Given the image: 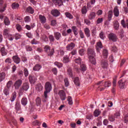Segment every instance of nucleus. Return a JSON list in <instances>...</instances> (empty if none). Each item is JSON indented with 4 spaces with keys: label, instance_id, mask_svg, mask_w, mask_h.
Wrapping results in <instances>:
<instances>
[{
    "label": "nucleus",
    "instance_id": "19",
    "mask_svg": "<svg viewBox=\"0 0 128 128\" xmlns=\"http://www.w3.org/2000/svg\"><path fill=\"white\" fill-rule=\"evenodd\" d=\"M46 54H47L48 56L52 58V56H54V48H53L50 49V50H49V51H48Z\"/></svg>",
    "mask_w": 128,
    "mask_h": 128
},
{
    "label": "nucleus",
    "instance_id": "29",
    "mask_svg": "<svg viewBox=\"0 0 128 128\" xmlns=\"http://www.w3.org/2000/svg\"><path fill=\"white\" fill-rule=\"evenodd\" d=\"M95 18H96V12H90L88 16L89 20H94Z\"/></svg>",
    "mask_w": 128,
    "mask_h": 128
},
{
    "label": "nucleus",
    "instance_id": "39",
    "mask_svg": "<svg viewBox=\"0 0 128 128\" xmlns=\"http://www.w3.org/2000/svg\"><path fill=\"white\" fill-rule=\"evenodd\" d=\"M16 28L19 32H20L22 30V26L20 25V24H16Z\"/></svg>",
    "mask_w": 128,
    "mask_h": 128
},
{
    "label": "nucleus",
    "instance_id": "51",
    "mask_svg": "<svg viewBox=\"0 0 128 128\" xmlns=\"http://www.w3.org/2000/svg\"><path fill=\"white\" fill-rule=\"evenodd\" d=\"M24 75L26 78L28 76V68H24Z\"/></svg>",
    "mask_w": 128,
    "mask_h": 128
},
{
    "label": "nucleus",
    "instance_id": "11",
    "mask_svg": "<svg viewBox=\"0 0 128 128\" xmlns=\"http://www.w3.org/2000/svg\"><path fill=\"white\" fill-rule=\"evenodd\" d=\"M54 36L56 40H60L62 38V34L58 32H54Z\"/></svg>",
    "mask_w": 128,
    "mask_h": 128
},
{
    "label": "nucleus",
    "instance_id": "60",
    "mask_svg": "<svg viewBox=\"0 0 128 128\" xmlns=\"http://www.w3.org/2000/svg\"><path fill=\"white\" fill-rule=\"evenodd\" d=\"M79 54L80 56H84V50L80 49L78 51Z\"/></svg>",
    "mask_w": 128,
    "mask_h": 128
},
{
    "label": "nucleus",
    "instance_id": "57",
    "mask_svg": "<svg viewBox=\"0 0 128 128\" xmlns=\"http://www.w3.org/2000/svg\"><path fill=\"white\" fill-rule=\"evenodd\" d=\"M55 66H58V68H62V63L60 62H56L54 63Z\"/></svg>",
    "mask_w": 128,
    "mask_h": 128
},
{
    "label": "nucleus",
    "instance_id": "62",
    "mask_svg": "<svg viewBox=\"0 0 128 128\" xmlns=\"http://www.w3.org/2000/svg\"><path fill=\"white\" fill-rule=\"evenodd\" d=\"M79 34L80 36V38H84V34L83 32L82 31V30H80Z\"/></svg>",
    "mask_w": 128,
    "mask_h": 128
},
{
    "label": "nucleus",
    "instance_id": "23",
    "mask_svg": "<svg viewBox=\"0 0 128 128\" xmlns=\"http://www.w3.org/2000/svg\"><path fill=\"white\" fill-rule=\"evenodd\" d=\"M10 28L4 29L3 30V35L6 36H10L8 34H10Z\"/></svg>",
    "mask_w": 128,
    "mask_h": 128
},
{
    "label": "nucleus",
    "instance_id": "2",
    "mask_svg": "<svg viewBox=\"0 0 128 128\" xmlns=\"http://www.w3.org/2000/svg\"><path fill=\"white\" fill-rule=\"evenodd\" d=\"M45 91L44 92V102H46L48 100V92H50V90H52V84L50 82H48L45 84L44 86Z\"/></svg>",
    "mask_w": 128,
    "mask_h": 128
},
{
    "label": "nucleus",
    "instance_id": "21",
    "mask_svg": "<svg viewBox=\"0 0 128 128\" xmlns=\"http://www.w3.org/2000/svg\"><path fill=\"white\" fill-rule=\"evenodd\" d=\"M114 12L115 16H120V12L118 11V6L114 8Z\"/></svg>",
    "mask_w": 128,
    "mask_h": 128
},
{
    "label": "nucleus",
    "instance_id": "9",
    "mask_svg": "<svg viewBox=\"0 0 128 128\" xmlns=\"http://www.w3.org/2000/svg\"><path fill=\"white\" fill-rule=\"evenodd\" d=\"M104 80L98 82L96 83V85L98 86V88H100V92H102L104 90Z\"/></svg>",
    "mask_w": 128,
    "mask_h": 128
},
{
    "label": "nucleus",
    "instance_id": "42",
    "mask_svg": "<svg viewBox=\"0 0 128 128\" xmlns=\"http://www.w3.org/2000/svg\"><path fill=\"white\" fill-rule=\"evenodd\" d=\"M6 78V74L2 72L0 74V82H2Z\"/></svg>",
    "mask_w": 128,
    "mask_h": 128
},
{
    "label": "nucleus",
    "instance_id": "61",
    "mask_svg": "<svg viewBox=\"0 0 128 128\" xmlns=\"http://www.w3.org/2000/svg\"><path fill=\"white\" fill-rule=\"evenodd\" d=\"M108 120L110 122H114V116H112V115H110V116H108Z\"/></svg>",
    "mask_w": 128,
    "mask_h": 128
},
{
    "label": "nucleus",
    "instance_id": "27",
    "mask_svg": "<svg viewBox=\"0 0 128 128\" xmlns=\"http://www.w3.org/2000/svg\"><path fill=\"white\" fill-rule=\"evenodd\" d=\"M64 14L66 18H69L70 20H72V18H74V16H72V15L69 12H66Z\"/></svg>",
    "mask_w": 128,
    "mask_h": 128
},
{
    "label": "nucleus",
    "instance_id": "58",
    "mask_svg": "<svg viewBox=\"0 0 128 128\" xmlns=\"http://www.w3.org/2000/svg\"><path fill=\"white\" fill-rule=\"evenodd\" d=\"M64 82L66 86H70V82H68V78H66L64 80Z\"/></svg>",
    "mask_w": 128,
    "mask_h": 128
},
{
    "label": "nucleus",
    "instance_id": "43",
    "mask_svg": "<svg viewBox=\"0 0 128 128\" xmlns=\"http://www.w3.org/2000/svg\"><path fill=\"white\" fill-rule=\"evenodd\" d=\"M100 114H102V112H100V110H96L94 112V116H100Z\"/></svg>",
    "mask_w": 128,
    "mask_h": 128
},
{
    "label": "nucleus",
    "instance_id": "6",
    "mask_svg": "<svg viewBox=\"0 0 128 128\" xmlns=\"http://www.w3.org/2000/svg\"><path fill=\"white\" fill-rule=\"evenodd\" d=\"M118 84L120 86V88L124 89L126 88V84H128V82H126V80L123 82L122 80H120V81H118Z\"/></svg>",
    "mask_w": 128,
    "mask_h": 128
},
{
    "label": "nucleus",
    "instance_id": "15",
    "mask_svg": "<svg viewBox=\"0 0 128 128\" xmlns=\"http://www.w3.org/2000/svg\"><path fill=\"white\" fill-rule=\"evenodd\" d=\"M29 82H30V84H34V82H36V78L34 76L30 75Z\"/></svg>",
    "mask_w": 128,
    "mask_h": 128
},
{
    "label": "nucleus",
    "instance_id": "22",
    "mask_svg": "<svg viewBox=\"0 0 128 128\" xmlns=\"http://www.w3.org/2000/svg\"><path fill=\"white\" fill-rule=\"evenodd\" d=\"M21 104H22V106H24L28 104V98L25 97L22 98L21 100Z\"/></svg>",
    "mask_w": 128,
    "mask_h": 128
},
{
    "label": "nucleus",
    "instance_id": "50",
    "mask_svg": "<svg viewBox=\"0 0 128 128\" xmlns=\"http://www.w3.org/2000/svg\"><path fill=\"white\" fill-rule=\"evenodd\" d=\"M123 120H124V124H128V114H126V115H125L124 116Z\"/></svg>",
    "mask_w": 128,
    "mask_h": 128
},
{
    "label": "nucleus",
    "instance_id": "26",
    "mask_svg": "<svg viewBox=\"0 0 128 128\" xmlns=\"http://www.w3.org/2000/svg\"><path fill=\"white\" fill-rule=\"evenodd\" d=\"M16 98V92L14 91L12 94V96L10 98L11 102H14V100Z\"/></svg>",
    "mask_w": 128,
    "mask_h": 128
},
{
    "label": "nucleus",
    "instance_id": "35",
    "mask_svg": "<svg viewBox=\"0 0 128 128\" xmlns=\"http://www.w3.org/2000/svg\"><path fill=\"white\" fill-rule=\"evenodd\" d=\"M74 83L76 84V86H80V79L78 78V77H76L74 78Z\"/></svg>",
    "mask_w": 128,
    "mask_h": 128
},
{
    "label": "nucleus",
    "instance_id": "3",
    "mask_svg": "<svg viewBox=\"0 0 128 128\" xmlns=\"http://www.w3.org/2000/svg\"><path fill=\"white\" fill-rule=\"evenodd\" d=\"M30 88V84L28 83H24L22 86L20 88L19 92L20 94H22L24 92H26Z\"/></svg>",
    "mask_w": 128,
    "mask_h": 128
},
{
    "label": "nucleus",
    "instance_id": "30",
    "mask_svg": "<svg viewBox=\"0 0 128 128\" xmlns=\"http://www.w3.org/2000/svg\"><path fill=\"white\" fill-rule=\"evenodd\" d=\"M36 90H38V92H40L42 90V88H44V87H42V84H38L36 86Z\"/></svg>",
    "mask_w": 128,
    "mask_h": 128
},
{
    "label": "nucleus",
    "instance_id": "54",
    "mask_svg": "<svg viewBox=\"0 0 128 128\" xmlns=\"http://www.w3.org/2000/svg\"><path fill=\"white\" fill-rule=\"evenodd\" d=\"M14 36L15 37L16 40H20L22 38V35L20 34L16 33L14 34Z\"/></svg>",
    "mask_w": 128,
    "mask_h": 128
},
{
    "label": "nucleus",
    "instance_id": "63",
    "mask_svg": "<svg viewBox=\"0 0 128 128\" xmlns=\"http://www.w3.org/2000/svg\"><path fill=\"white\" fill-rule=\"evenodd\" d=\"M6 4H4V6L0 9V12H4L6 10Z\"/></svg>",
    "mask_w": 128,
    "mask_h": 128
},
{
    "label": "nucleus",
    "instance_id": "25",
    "mask_svg": "<svg viewBox=\"0 0 128 128\" xmlns=\"http://www.w3.org/2000/svg\"><path fill=\"white\" fill-rule=\"evenodd\" d=\"M18 8H20V4L16 2L12 4V10H18Z\"/></svg>",
    "mask_w": 128,
    "mask_h": 128
},
{
    "label": "nucleus",
    "instance_id": "4",
    "mask_svg": "<svg viewBox=\"0 0 128 128\" xmlns=\"http://www.w3.org/2000/svg\"><path fill=\"white\" fill-rule=\"evenodd\" d=\"M108 38L110 40H112V42H117L118 40V36L114 33H110L108 34Z\"/></svg>",
    "mask_w": 128,
    "mask_h": 128
},
{
    "label": "nucleus",
    "instance_id": "16",
    "mask_svg": "<svg viewBox=\"0 0 128 128\" xmlns=\"http://www.w3.org/2000/svg\"><path fill=\"white\" fill-rule=\"evenodd\" d=\"M39 20L41 24H46V16L41 14L39 15Z\"/></svg>",
    "mask_w": 128,
    "mask_h": 128
},
{
    "label": "nucleus",
    "instance_id": "10",
    "mask_svg": "<svg viewBox=\"0 0 128 128\" xmlns=\"http://www.w3.org/2000/svg\"><path fill=\"white\" fill-rule=\"evenodd\" d=\"M15 108L16 112L18 114H22V108H20V104L18 102H16L15 105Z\"/></svg>",
    "mask_w": 128,
    "mask_h": 128
},
{
    "label": "nucleus",
    "instance_id": "28",
    "mask_svg": "<svg viewBox=\"0 0 128 128\" xmlns=\"http://www.w3.org/2000/svg\"><path fill=\"white\" fill-rule=\"evenodd\" d=\"M104 58H106L108 56V52L106 49H104L102 52Z\"/></svg>",
    "mask_w": 128,
    "mask_h": 128
},
{
    "label": "nucleus",
    "instance_id": "20",
    "mask_svg": "<svg viewBox=\"0 0 128 128\" xmlns=\"http://www.w3.org/2000/svg\"><path fill=\"white\" fill-rule=\"evenodd\" d=\"M84 32L87 38H90V29L88 28H86L84 30Z\"/></svg>",
    "mask_w": 128,
    "mask_h": 128
},
{
    "label": "nucleus",
    "instance_id": "45",
    "mask_svg": "<svg viewBox=\"0 0 128 128\" xmlns=\"http://www.w3.org/2000/svg\"><path fill=\"white\" fill-rule=\"evenodd\" d=\"M12 84V81L10 80L7 82L6 86L5 88L10 89V88Z\"/></svg>",
    "mask_w": 128,
    "mask_h": 128
},
{
    "label": "nucleus",
    "instance_id": "36",
    "mask_svg": "<svg viewBox=\"0 0 128 128\" xmlns=\"http://www.w3.org/2000/svg\"><path fill=\"white\" fill-rule=\"evenodd\" d=\"M80 70L82 72H86V66L84 64H82L80 66Z\"/></svg>",
    "mask_w": 128,
    "mask_h": 128
},
{
    "label": "nucleus",
    "instance_id": "1",
    "mask_svg": "<svg viewBox=\"0 0 128 128\" xmlns=\"http://www.w3.org/2000/svg\"><path fill=\"white\" fill-rule=\"evenodd\" d=\"M87 54L88 56V58L90 62L92 64H96V58L94 56H96V52H94V49L92 48H88L87 50Z\"/></svg>",
    "mask_w": 128,
    "mask_h": 128
},
{
    "label": "nucleus",
    "instance_id": "48",
    "mask_svg": "<svg viewBox=\"0 0 128 128\" xmlns=\"http://www.w3.org/2000/svg\"><path fill=\"white\" fill-rule=\"evenodd\" d=\"M112 86V82H106L104 84V88H108Z\"/></svg>",
    "mask_w": 128,
    "mask_h": 128
},
{
    "label": "nucleus",
    "instance_id": "13",
    "mask_svg": "<svg viewBox=\"0 0 128 128\" xmlns=\"http://www.w3.org/2000/svg\"><path fill=\"white\" fill-rule=\"evenodd\" d=\"M42 68V65L40 64H36L34 67H33V70L34 72H40V69Z\"/></svg>",
    "mask_w": 128,
    "mask_h": 128
},
{
    "label": "nucleus",
    "instance_id": "7",
    "mask_svg": "<svg viewBox=\"0 0 128 128\" xmlns=\"http://www.w3.org/2000/svg\"><path fill=\"white\" fill-rule=\"evenodd\" d=\"M60 96L61 100H66V93L62 90H60L58 94Z\"/></svg>",
    "mask_w": 128,
    "mask_h": 128
},
{
    "label": "nucleus",
    "instance_id": "59",
    "mask_svg": "<svg viewBox=\"0 0 128 128\" xmlns=\"http://www.w3.org/2000/svg\"><path fill=\"white\" fill-rule=\"evenodd\" d=\"M32 124L33 126H40V123L38 120H36L32 122Z\"/></svg>",
    "mask_w": 128,
    "mask_h": 128
},
{
    "label": "nucleus",
    "instance_id": "8",
    "mask_svg": "<svg viewBox=\"0 0 128 128\" xmlns=\"http://www.w3.org/2000/svg\"><path fill=\"white\" fill-rule=\"evenodd\" d=\"M100 66L102 68H108V62L106 60H102L100 62Z\"/></svg>",
    "mask_w": 128,
    "mask_h": 128
},
{
    "label": "nucleus",
    "instance_id": "44",
    "mask_svg": "<svg viewBox=\"0 0 128 128\" xmlns=\"http://www.w3.org/2000/svg\"><path fill=\"white\" fill-rule=\"evenodd\" d=\"M81 12H82V14H86V12H88V10L86 9V6H84L82 8Z\"/></svg>",
    "mask_w": 128,
    "mask_h": 128
},
{
    "label": "nucleus",
    "instance_id": "53",
    "mask_svg": "<svg viewBox=\"0 0 128 128\" xmlns=\"http://www.w3.org/2000/svg\"><path fill=\"white\" fill-rule=\"evenodd\" d=\"M36 104L37 106H40L42 104V100L39 97L36 99Z\"/></svg>",
    "mask_w": 128,
    "mask_h": 128
},
{
    "label": "nucleus",
    "instance_id": "46",
    "mask_svg": "<svg viewBox=\"0 0 128 128\" xmlns=\"http://www.w3.org/2000/svg\"><path fill=\"white\" fill-rule=\"evenodd\" d=\"M41 38L42 40H44V42H48V36H46L44 34L41 36Z\"/></svg>",
    "mask_w": 128,
    "mask_h": 128
},
{
    "label": "nucleus",
    "instance_id": "32",
    "mask_svg": "<svg viewBox=\"0 0 128 128\" xmlns=\"http://www.w3.org/2000/svg\"><path fill=\"white\" fill-rule=\"evenodd\" d=\"M52 1L59 6H62V0H52Z\"/></svg>",
    "mask_w": 128,
    "mask_h": 128
},
{
    "label": "nucleus",
    "instance_id": "56",
    "mask_svg": "<svg viewBox=\"0 0 128 128\" xmlns=\"http://www.w3.org/2000/svg\"><path fill=\"white\" fill-rule=\"evenodd\" d=\"M48 38L50 42H54V37L52 35H50L48 36Z\"/></svg>",
    "mask_w": 128,
    "mask_h": 128
},
{
    "label": "nucleus",
    "instance_id": "49",
    "mask_svg": "<svg viewBox=\"0 0 128 128\" xmlns=\"http://www.w3.org/2000/svg\"><path fill=\"white\" fill-rule=\"evenodd\" d=\"M24 20L25 22H30L31 20L30 17V16H26L24 18Z\"/></svg>",
    "mask_w": 128,
    "mask_h": 128
},
{
    "label": "nucleus",
    "instance_id": "41",
    "mask_svg": "<svg viewBox=\"0 0 128 128\" xmlns=\"http://www.w3.org/2000/svg\"><path fill=\"white\" fill-rule=\"evenodd\" d=\"M70 62V58L68 56H66L64 57L63 62L64 64H67V62Z\"/></svg>",
    "mask_w": 128,
    "mask_h": 128
},
{
    "label": "nucleus",
    "instance_id": "18",
    "mask_svg": "<svg viewBox=\"0 0 128 128\" xmlns=\"http://www.w3.org/2000/svg\"><path fill=\"white\" fill-rule=\"evenodd\" d=\"M100 48H102V44L100 42H99L96 44V50L97 52H100Z\"/></svg>",
    "mask_w": 128,
    "mask_h": 128
},
{
    "label": "nucleus",
    "instance_id": "12",
    "mask_svg": "<svg viewBox=\"0 0 128 128\" xmlns=\"http://www.w3.org/2000/svg\"><path fill=\"white\" fill-rule=\"evenodd\" d=\"M51 13H52V14L54 16H56V17L60 16V12L58 10L56 9L52 10L51 11Z\"/></svg>",
    "mask_w": 128,
    "mask_h": 128
},
{
    "label": "nucleus",
    "instance_id": "47",
    "mask_svg": "<svg viewBox=\"0 0 128 128\" xmlns=\"http://www.w3.org/2000/svg\"><path fill=\"white\" fill-rule=\"evenodd\" d=\"M44 50L45 52L47 53L48 52H50V46L48 45H46L44 47Z\"/></svg>",
    "mask_w": 128,
    "mask_h": 128
},
{
    "label": "nucleus",
    "instance_id": "52",
    "mask_svg": "<svg viewBox=\"0 0 128 128\" xmlns=\"http://www.w3.org/2000/svg\"><path fill=\"white\" fill-rule=\"evenodd\" d=\"M26 52H32V48L30 46L28 45L26 46Z\"/></svg>",
    "mask_w": 128,
    "mask_h": 128
},
{
    "label": "nucleus",
    "instance_id": "31",
    "mask_svg": "<svg viewBox=\"0 0 128 128\" xmlns=\"http://www.w3.org/2000/svg\"><path fill=\"white\" fill-rule=\"evenodd\" d=\"M4 24L6 26H10V19H8V17L4 18Z\"/></svg>",
    "mask_w": 128,
    "mask_h": 128
},
{
    "label": "nucleus",
    "instance_id": "40",
    "mask_svg": "<svg viewBox=\"0 0 128 128\" xmlns=\"http://www.w3.org/2000/svg\"><path fill=\"white\" fill-rule=\"evenodd\" d=\"M68 74L70 78H72V68H68Z\"/></svg>",
    "mask_w": 128,
    "mask_h": 128
},
{
    "label": "nucleus",
    "instance_id": "64",
    "mask_svg": "<svg viewBox=\"0 0 128 128\" xmlns=\"http://www.w3.org/2000/svg\"><path fill=\"white\" fill-rule=\"evenodd\" d=\"M5 62H6V64H12V58H7L5 60Z\"/></svg>",
    "mask_w": 128,
    "mask_h": 128
},
{
    "label": "nucleus",
    "instance_id": "5",
    "mask_svg": "<svg viewBox=\"0 0 128 128\" xmlns=\"http://www.w3.org/2000/svg\"><path fill=\"white\" fill-rule=\"evenodd\" d=\"M22 84V80H16L14 84L15 90H18V88H20Z\"/></svg>",
    "mask_w": 128,
    "mask_h": 128
},
{
    "label": "nucleus",
    "instance_id": "38",
    "mask_svg": "<svg viewBox=\"0 0 128 128\" xmlns=\"http://www.w3.org/2000/svg\"><path fill=\"white\" fill-rule=\"evenodd\" d=\"M4 93L6 96H8L10 94V88L5 87L4 90Z\"/></svg>",
    "mask_w": 128,
    "mask_h": 128
},
{
    "label": "nucleus",
    "instance_id": "17",
    "mask_svg": "<svg viewBox=\"0 0 128 128\" xmlns=\"http://www.w3.org/2000/svg\"><path fill=\"white\" fill-rule=\"evenodd\" d=\"M74 46H76V44H74V43H70L66 46L67 50H72Z\"/></svg>",
    "mask_w": 128,
    "mask_h": 128
},
{
    "label": "nucleus",
    "instance_id": "37",
    "mask_svg": "<svg viewBox=\"0 0 128 128\" xmlns=\"http://www.w3.org/2000/svg\"><path fill=\"white\" fill-rule=\"evenodd\" d=\"M67 100L68 102V104H70V106L72 105V104H74V102H72V96H68V97Z\"/></svg>",
    "mask_w": 128,
    "mask_h": 128
},
{
    "label": "nucleus",
    "instance_id": "55",
    "mask_svg": "<svg viewBox=\"0 0 128 128\" xmlns=\"http://www.w3.org/2000/svg\"><path fill=\"white\" fill-rule=\"evenodd\" d=\"M74 62L76 64H80L82 62V59H80V58H78L75 59Z\"/></svg>",
    "mask_w": 128,
    "mask_h": 128
},
{
    "label": "nucleus",
    "instance_id": "33",
    "mask_svg": "<svg viewBox=\"0 0 128 128\" xmlns=\"http://www.w3.org/2000/svg\"><path fill=\"white\" fill-rule=\"evenodd\" d=\"M0 52H1L2 56H6V54H7L6 51V48H4V47H2L1 48Z\"/></svg>",
    "mask_w": 128,
    "mask_h": 128
},
{
    "label": "nucleus",
    "instance_id": "14",
    "mask_svg": "<svg viewBox=\"0 0 128 128\" xmlns=\"http://www.w3.org/2000/svg\"><path fill=\"white\" fill-rule=\"evenodd\" d=\"M12 60L15 64H18L20 62V58L18 56H12Z\"/></svg>",
    "mask_w": 128,
    "mask_h": 128
},
{
    "label": "nucleus",
    "instance_id": "24",
    "mask_svg": "<svg viewBox=\"0 0 128 128\" xmlns=\"http://www.w3.org/2000/svg\"><path fill=\"white\" fill-rule=\"evenodd\" d=\"M26 10L27 12L31 14H32L34 12V8H32L30 6L27 8Z\"/></svg>",
    "mask_w": 128,
    "mask_h": 128
},
{
    "label": "nucleus",
    "instance_id": "34",
    "mask_svg": "<svg viewBox=\"0 0 128 128\" xmlns=\"http://www.w3.org/2000/svg\"><path fill=\"white\" fill-rule=\"evenodd\" d=\"M114 28L116 30H118V28H120V23H118V22L115 21L114 22Z\"/></svg>",
    "mask_w": 128,
    "mask_h": 128
}]
</instances>
